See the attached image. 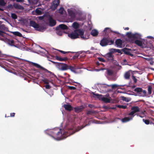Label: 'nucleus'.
<instances>
[{
    "instance_id": "72a5a7b5",
    "label": "nucleus",
    "mask_w": 154,
    "mask_h": 154,
    "mask_svg": "<svg viewBox=\"0 0 154 154\" xmlns=\"http://www.w3.org/2000/svg\"><path fill=\"white\" fill-rule=\"evenodd\" d=\"M152 87L151 86H149L148 87V94L149 95L152 93Z\"/></svg>"
},
{
    "instance_id": "c756f323",
    "label": "nucleus",
    "mask_w": 154,
    "mask_h": 154,
    "mask_svg": "<svg viewBox=\"0 0 154 154\" xmlns=\"http://www.w3.org/2000/svg\"><path fill=\"white\" fill-rule=\"evenodd\" d=\"M14 7L17 9L22 10L23 9V7L21 5L16 4L14 5Z\"/></svg>"
},
{
    "instance_id": "bb28decb",
    "label": "nucleus",
    "mask_w": 154,
    "mask_h": 154,
    "mask_svg": "<svg viewBox=\"0 0 154 154\" xmlns=\"http://www.w3.org/2000/svg\"><path fill=\"white\" fill-rule=\"evenodd\" d=\"M55 58L56 60L60 61H64L66 60L67 59L66 57L62 58L58 56H56Z\"/></svg>"
},
{
    "instance_id": "c85d7f7f",
    "label": "nucleus",
    "mask_w": 154,
    "mask_h": 154,
    "mask_svg": "<svg viewBox=\"0 0 154 154\" xmlns=\"http://www.w3.org/2000/svg\"><path fill=\"white\" fill-rule=\"evenodd\" d=\"M98 34V31L96 29H93L91 32V35L93 36H97Z\"/></svg>"
},
{
    "instance_id": "4d7b16f0",
    "label": "nucleus",
    "mask_w": 154,
    "mask_h": 154,
    "mask_svg": "<svg viewBox=\"0 0 154 154\" xmlns=\"http://www.w3.org/2000/svg\"><path fill=\"white\" fill-rule=\"evenodd\" d=\"M116 51H115V52H117L118 53H120L121 52V51L119 49H116Z\"/></svg>"
},
{
    "instance_id": "7c9ffc66",
    "label": "nucleus",
    "mask_w": 154,
    "mask_h": 154,
    "mask_svg": "<svg viewBox=\"0 0 154 154\" xmlns=\"http://www.w3.org/2000/svg\"><path fill=\"white\" fill-rule=\"evenodd\" d=\"M130 72H128L125 73L124 75V78L126 79H128L130 77Z\"/></svg>"
},
{
    "instance_id": "2eb2a0df",
    "label": "nucleus",
    "mask_w": 154,
    "mask_h": 154,
    "mask_svg": "<svg viewBox=\"0 0 154 154\" xmlns=\"http://www.w3.org/2000/svg\"><path fill=\"white\" fill-rule=\"evenodd\" d=\"M68 29V27L64 24H60L56 28V29H60V30H67Z\"/></svg>"
},
{
    "instance_id": "3c124183",
    "label": "nucleus",
    "mask_w": 154,
    "mask_h": 154,
    "mask_svg": "<svg viewBox=\"0 0 154 154\" xmlns=\"http://www.w3.org/2000/svg\"><path fill=\"white\" fill-rule=\"evenodd\" d=\"M143 121L146 124L148 125L149 123V122L148 120L143 119Z\"/></svg>"
},
{
    "instance_id": "0eeeda50",
    "label": "nucleus",
    "mask_w": 154,
    "mask_h": 154,
    "mask_svg": "<svg viewBox=\"0 0 154 154\" xmlns=\"http://www.w3.org/2000/svg\"><path fill=\"white\" fill-rule=\"evenodd\" d=\"M113 40H109L108 38H103L101 41L100 44L102 46H105L108 45H112L113 44Z\"/></svg>"
},
{
    "instance_id": "13d9d810",
    "label": "nucleus",
    "mask_w": 154,
    "mask_h": 154,
    "mask_svg": "<svg viewBox=\"0 0 154 154\" xmlns=\"http://www.w3.org/2000/svg\"><path fill=\"white\" fill-rule=\"evenodd\" d=\"M146 38H152L154 40V38H153V37L152 36H147L146 37Z\"/></svg>"
},
{
    "instance_id": "5fc2aeb1",
    "label": "nucleus",
    "mask_w": 154,
    "mask_h": 154,
    "mask_svg": "<svg viewBox=\"0 0 154 154\" xmlns=\"http://www.w3.org/2000/svg\"><path fill=\"white\" fill-rule=\"evenodd\" d=\"M5 34V32L2 31L0 30V36H3Z\"/></svg>"
},
{
    "instance_id": "aec40b11",
    "label": "nucleus",
    "mask_w": 154,
    "mask_h": 154,
    "mask_svg": "<svg viewBox=\"0 0 154 154\" xmlns=\"http://www.w3.org/2000/svg\"><path fill=\"white\" fill-rule=\"evenodd\" d=\"M109 86V85H107L105 84H103L101 85L100 88V89L102 91V92H105L107 91L106 88Z\"/></svg>"
},
{
    "instance_id": "9d476101",
    "label": "nucleus",
    "mask_w": 154,
    "mask_h": 154,
    "mask_svg": "<svg viewBox=\"0 0 154 154\" xmlns=\"http://www.w3.org/2000/svg\"><path fill=\"white\" fill-rule=\"evenodd\" d=\"M78 31L79 33V37H80L82 39L85 40L89 38V33H87L84 35V31L80 29H79Z\"/></svg>"
},
{
    "instance_id": "0e129e2a",
    "label": "nucleus",
    "mask_w": 154,
    "mask_h": 154,
    "mask_svg": "<svg viewBox=\"0 0 154 154\" xmlns=\"http://www.w3.org/2000/svg\"><path fill=\"white\" fill-rule=\"evenodd\" d=\"M60 51L62 53L64 54H65L66 53V52H65L64 51Z\"/></svg>"
},
{
    "instance_id": "4468645a",
    "label": "nucleus",
    "mask_w": 154,
    "mask_h": 154,
    "mask_svg": "<svg viewBox=\"0 0 154 154\" xmlns=\"http://www.w3.org/2000/svg\"><path fill=\"white\" fill-rule=\"evenodd\" d=\"M67 69H69L72 72L75 73H78L79 72L76 71V70L78 68L77 67L75 66H68L67 65Z\"/></svg>"
},
{
    "instance_id": "393cba45",
    "label": "nucleus",
    "mask_w": 154,
    "mask_h": 154,
    "mask_svg": "<svg viewBox=\"0 0 154 154\" xmlns=\"http://www.w3.org/2000/svg\"><path fill=\"white\" fill-rule=\"evenodd\" d=\"M59 13L61 14L65 15L66 12L63 8L61 7L59 10Z\"/></svg>"
},
{
    "instance_id": "37998d69",
    "label": "nucleus",
    "mask_w": 154,
    "mask_h": 154,
    "mask_svg": "<svg viewBox=\"0 0 154 154\" xmlns=\"http://www.w3.org/2000/svg\"><path fill=\"white\" fill-rule=\"evenodd\" d=\"M116 49L114 48H110L109 49V53H111L112 54V53L115 52Z\"/></svg>"
},
{
    "instance_id": "9b49d317",
    "label": "nucleus",
    "mask_w": 154,
    "mask_h": 154,
    "mask_svg": "<svg viewBox=\"0 0 154 154\" xmlns=\"http://www.w3.org/2000/svg\"><path fill=\"white\" fill-rule=\"evenodd\" d=\"M79 29L75 30L74 32H72L68 34V36L72 39H75L79 38V33L78 32Z\"/></svg>"
},
{
    "instance_id": "412c9836",
    "label": "nucleus",
    "mask_w": 154,
    "mask_h": 154,
    "mask_svg": "<svg viewBox=\"0 0 154 154\" xmlns=\"http://www.w3.org/2000/svg\"><path fill=\"white\" fill-rule=\"evenodd\" d=\"M0 29L1 30H4L5 31H8V28L5 26L3 24H1L0 21Z\"/></svg>"
},
{
    "instance_id": "de8ad7c7",
    "label": "nucleus",
    "mask_w": 154,
    "mask_h": 154,
    "mask_svg": "<svg viewBox=\"0 0 154 154\" xmlns=\"http://www.w3.org/2000/svg\"><path fill=\"white\" fill-rule=\"evenodd\" d=\"M88 23L89 24V26H88V29L89 30H91V29L92 28V24H91V22H89Z\"/></svg>"
},
{
    "instance_id": "a878e982",
    "label": "nucleus",
    "mask_w": 154,
    "mask_h": 154,
    "mask_svg": "<svg viewBox=\"0 0 154 154\" xmlns=\"http://www.w3.org/2000/svg\"><path fill=\"white\" fill-rule=\"evenodd\" d=\"M72 26L74 29H77L79 27V24L77 22H74L72 25Z\"/></svg>"
},
{
    "instance_id": "a211bd4d",
    "label": "nucleus",
    "mask_w": 154,
    "mask_h": 154,
    "mask_svg": "<svg viewBox=\"0 0 154 154\" xmlns=\"http://www.w3.org/2000/svg\"><path fill=\"white\" fill-rule=\"evenodd\" d=\"M104 57L109 60L113 59V55L111 53H108L104 55Z\"/></svg>"
},
{
    "instance_id": "052dcab7",
    "label": "nucleus",
    "mask_w": 154,
    "mask_h": 154,
    "mask_svg": "<svg viewBox=\"0 0 154 154\" xmlns=\"http://www.w3.org/2000/svg\"><path fill=\"white\" fill-rule=\"evenodd\" d=\"M87 125H85L84 127H82V128H80V129H79L78 130H76V132L80 130H81V129H82V128H84L85 126H86Z\"/></svg>"
},
{
    "instance_id": "6e6552de",
    "label": "nucleus",
    "mask_w": 154,
    "mask_h": 154,
    "mask_svg": "<svg viewBox=\"0 0 154 154\" xmlns=\"http://www.w3.org/2000/svg\"><path fill=\"white\" fill-rule=\"evenodd\" d=\"M30 26L34 28L36 30L43 32L44 31L45 28L43 27H41L37 24L35 22L33 21L30 22Z\"/></svg>"
},
{
    "instance_id": "f8f14e48",
    "label": "nucleus",
    "mask_w": 154,
    "mask_h": 154,
    "mask_svg": "<svg viewBox=\"0 0 154 154\" xmlns=\"http://www.w3.org/2000/svg\"><path fill=\"white\" fill-rule=\"evenodd\" d=\"M56 67L59 70L63 71L67 70V65L66 64L57 63L56 65Z\"/></svg>"
},
{
    "instance_id": "e2e57ef3",
    "label": "nucleus",
    "mask_w": 154,
    "mask_h": 154,
    "mask_svg": "<svg viewBox=\"0 0 154 154\" xmlns=\"http://www.w3.org/2000/svg\"><path fill=\"white\" fill-rule=\"evenodd\" d=\"M70 88L72 89H75V88L74 87H70Z\"/></svg>"
},
{
    "instance_id": "2f4dec72",
    "label": "nucleus",
    "mask_w": 154,
    "mask_h": 154,
    "mask_svg": "<svg viewBox=\"0 0 154 154\" xmlns=\"http://www.w3.org/2000/svg\"><path fill=\"white\" fill-rule=\"evenodd\" d=\"M121 98L123 100L127 102H129L131 100V99L130 98L126 97L124 96L121 97Z\"/></svg>"
},
{
    "instance_id": "4be33fe9",
    "label": "nucleus",
    "mask_w": 154,
    "mask_h": 154,
    "mask_svg": "<svg viewBox=\"0 0 154 154\" xmlns=\"http://www.w3.org/2000/svg\"><path fill=\"white\" fill-rule=\"evenodd\" d=\"M84 109L83 106L77 107L75 108V111L77 112H79L81 111Z\"/></svg>"
},
{
    "instance_id": "774afa93",
    "label": "nucleus",
    "mask_w": 154,
    "mask_h": 154,
    "mask_svg": "<svg viewBox=\"0 0 154 154\" xmlns=\"http://www.w3.org/2000/svg\"><path fill=\"white\" fill-rule=\"evenodd\" d=\"M117 78V77L116 76H115V78H112V79L113 80H115Z\"/></svg>"
},
{
    "instance_id": "f3484780",
    "label": "nucleus",
    "mask_w": 154,
    "mask_h": 154,
    "mask_svg": "<svg viewBox=\"0 0 154 154\" xmlns=\"http://www.w3.org/2000/svg\"><path fill=\"white\" fill-rule=\"evenodd\" d=\"M115 43L117 47L120 48H121L122 47V41L121 39H117Z\"/></svg>"
},
{
    "instance_id": "cd10ccee",
    "label": "nucleus",
    "mask_w": 154,
    "mask_h": 154,
    "mask_svg": "<svg viewBox=\"0 0 154 154\" xmlns=\"http://www.w3.org/2000/svg\"><path fill=\"white\" fill-rule=\"evenodd\" d=\"M28 1L30 4L36 5L37 4L38 0H28Z\"/></svg>"
},
{
    "instance_id": "603ef678",
    "label": "nucleus",
    "mask_w": 154,
    "mask_h": 154,
    "mask_svg": "<svg viewBox=\"0 0 154 154\" xmlns=\"http://www.w3.org/2000/svg\"><path fill=\"white\" fill-rule=\"evenodd\" d=\"M98 59H99V60L100 61L103 62H105V60L104 59H103V58H99Z\"/></svg>"
},
{
    "instance_id": "e433bc0d",
    "label": "nucleus",
    "mask_w": 154,
    "mask_h": 154,
    "mask_svg": "<svg viewBox=\"0 0 154 154\" xmlns=\"http://www.w3.org/2000/svg\"><path fill=\"white\" fill-rule=\"evenodd\" d=\"M13 33L16 35L21 36H22V34L18 32H13Z\"/></svg>"
},
{
    "instance_id": "c9c22d12",
    "label": "nucleus",
    "mask_w": 154,
    "mask_h": 154,
    "mask_svg": "<svg viewBox=\"0 0 154 154\" xmlns=\"http://www.w3.org/2000/svg\"><path fill=\"white\" fill-rule=\"evenodd\" d=\"M142 91V88H136L134 89V91L138 93L141 92Z\"/></svg>"
},
{
    "instance_id": "bf43d9fd",
    "label": "nucleus",
    "mask_w": 154,
    "mask_h": 154,
    "mask_svg": "<svg viewBox=\"0 0 154 154\" xmlns=\"http://www.w3.org/2000/svg\"><path fill=\"white\" fill-rule=\"evenodd\" d=\"M15 113H11L10 114V116L11 117H14V116Z\"/></svg>"
},
{
    "instance_id": "473e14b6",
    "label": "nucleus",
    "mask_w": 154,
    "mask_h": 154,
    "mask_svg": "<svg viewBox=\"0 0 154 154\" xmlns=\"http://www.w3.org/2000/svg\"><path fill=\"white\" fill-rule=\"evenodd\" d=\"M104 31L105 34H106L110 32L111 31V30L110 28H106L104 29Z\"/></svg>"
},
{
    "instance_id": "864d4df0",
    "label": "nucleus",
    "mask_w": 154,
    "mask_h": 154,
    "mask_svg": "<svg viewBox=\"0 0 154 154\" xmlns=\"http://www.w3.org/2000/svg\"><path fill=\"white\" fill-rule=\"evenodd\" d=\"M142 58H143V59H144L146 60H148V61L151 60V58L149 57H142Z\"/></svg>"
},
{
    "instance_id": "a18cd8bd",
    "label": "nucleus",
    "mask_w": 154,
    "mask_h": 154,
    "mask_svg": "<svg viewBox=\"0 0 154 154\" xmlns=\"http://www.w3.org/2000/svg\"><path fill=\"white\" fill-rule=\"evenodd\" d=\"M8 42L9 45H12L14 44V41L12 40H8Z\"/></svg>"
},
{
    "instance_id": "423d86ee",
    "label": "nucleus",
    "mask_w": 154,
    "mask_h": 154,
    "mask_svg": "<svg viewBox=\"0 0 154 154\" xmlns=\"http://www.w3.org/2000/svg\"><path fill=\"white\" fill-rule=\"evenodd\" d=\"M134 42L138 46L141 48H145L146 46L147 42L144 39L141 38L135 40Z\"/></svg>"
},
{
    "instance_id": "39448f33",
    "label": "nucleus",
    "mask_w": 154,
    "mask_h": 154,
    "mask_svg": "<svg viewBox=\"0 0 154 154\" xmlns=\"http://www.w3.org/2000/svg\"><path fill=\"white\" fill-rule=\"evenodd\" d=\"M24 60L25 61H26L28 62L29 63L32 64V65H33L35 67H36L40 69H42L43 70L46 71L47 72H48V73H50V76H51L52 78H56V76L53 73L51 72L48 71V70H47V69L44 68L42 66L39 64L37 63H34V62H31V61H29L28 60Z\"/></svg>"
},
{
    "instance_id": "1a4fd4ad",
    "label": "nucleus",
    "mask_w": 154,
    "mask_h": 154,
    "mask_svg": "<svg viewBox=\"0 0 154 154\" xmlns=\"http://www.w3.org/2000/svg\"><path fill=\"white\" fill-rule=\"evenodd\" d=\"M68 13L72 19H74L76 16L77 11L76 9L73 8H71L67 9Z\"/></svg>"
},
{
    "instance_id": "8fccbe9b",
    "label": "nucleus",
    "mask_w": 154,
    "mask_h": 154,
    "mask_svg": "<svg viewBox=\"0 0 154 154\" xmlns=\"http://www.w3.org/2000/svg\"><path fill=\"white\" fill-rule=\"evenodd\" d=\"M132 79L133 80L134 82L135 83H136L137 82V79L135 78V76H132Z\"/></svg>"
},
{
    "instance_id": "ddd939ff",
    "label": "nucleus",
    "mask_w": 154,
    "mask_h": 154,
    "mask_svg": "<svg viewBox=\"0 0 154 154\" xmlns=\"http://www.w3.org/2000/svg\"><path fill=\"white\" fill-rule=\"evenodd\" d=\"M59 4V0H55L51 4V8L53 10H55Z\"/></svg>"
},
{
    "instance_id": "f257e3e1",
    "label": "nucleus",
    "mask_w": 154,
    "mask_h": 154,
    "mask_svg": "<svg viewBox=\"0 0 154 154\" xmlns=\"http://www.w3.org/2000/svg\"><path fill=\"white\" fill-rule=\"evenodd\" d=\"M44 132L46 134L51 136L54 139L57 140H63L75 132L71 128L64 129L63 134L61 132V129L58 128L47 129Z\"/></svg>"
},
{
    "instance_id": "a19ab883",
    "label": "nucleus",
    "mask_w": 154,
    "mask_h": 154,
    "mask_svg": "<svg viewBox=\"0 0 154 154\" xmlns=\"http://www.w3.org/2000/svg\"><path fill=\"white\" fill-rule=\"evenodd\" d=\"M56 32L57 34L59 35H62V32L61 31L60 29H56Z\"/></svg>"
},
{
    "instance_id": "f704fd0d",
    "label": "nucleus",
    "mask_w": 154,
    "mask_h": 154,
    "mask_svg": "<svg viewBox=\"0 0 154 154\" xmlns=\"http://www.w3.org/2000/svg\"><path fill=\"white\" fill-rule=\"evenodd\" d=\"M142 92L143 96L149 97V95L146 91L144 90L142 91Z\"/></svg>"
},
{
    "instance_id": "5701e85b",
    "label": "nucleus",
    "mask_w": 154,
    "mask_h": 154,
    "mask_svg": "<svg viewBox=\"0 0 154 154\" xmlns=\"http://www.w3.org/2000/svg\"><path fill=\"white\" fill-rule=\"evenodd\" d=\"M42 81L45 84H48L49 82H51L52 84H53V82L52 79L49 80L48 79H47L44 78L42 80Z\"/></svg>"
},
{
    "instance_id": "7ed1b4c3",
    "label": "nucleus",
    "mask_w": 154,
    "mask_h": 154,
    "mask_svg": "<svg viewBox=\"0 0 154 154\" xmlns=\"http://www.w3.org/2000/svg\"><path fill=\"white\" fill-rule=\"evenodd\" d=\"M93 94L94 95V97H97L100 100L105 103H109L111 101L112 99L109 97V94H107L104 96L97 94H95L93 92Z\"/></svg>"
},
{
    "instance_id": "338daca9",
    "label": "nucleus",
    "mask_w": 154,
    "mask_h": 154,
    "mask_svg": "<svg viewBox=\"0 0 154 154\" xmlns=\"http://www.w3.org/2000/svg\"><path fill=\"white\" fill-rule=\"evenodd\" d=\"M150 64L151 65H152L153 64V62L152 61H151L150 62Z\"/></svg>"
},
{
    "instance_id": "58836bf2",
    "label": "nucleus",
    "mask_w": 154,
    "mask_h": 154,
    "mask_svg": "<svg viewBox=\"0 0 154 154\" xmlns=\"http://www.w3.org/2000/svg\"><path fill=\"white\" fill-rule=\"evenodd\" d=\"M116 106L119 108H122L123 109H125L126 108L127 106H125L121 105H117Z\"/></svg>"
},
{
    "instance_id": "69168bd1",
    "label": "nucleus",
    "mask_w": 154,
    "mask_h": 154,
    "mask_svg": "<svg viewBox=\"0 0 154 154\" xmlns=\"http://www.w3.org/2000/svg\"><path fill=\"white\" fill-rule=\"evenodd\" d=\"M129 29V28L128 27H125L124 28V29L126 30H128Z\"/></svg>"
},
{
    "instance_id": "4c0bfd02",
    "label": "nucleus",
    "mask_w": 154,
    "mask_h": 154,
    "mask_svg": "<svg viewBox=\"0 0 154 154\" xmlns=\"http://www.w3.org/2000/svg\"><path fill=\"white\" fill-rule=\"evenodd\" d=\"M11 17L14 20L17 19V15L14 13L11 14Z\"/></svg>"
},
{
    "instance_id": "09e8293b",
    "label": "nucleus",
    "mask_w": 154,
    "mask_h": 154,
    "mask_svg": "<svg viewBox=\"0 0 154 154\" xmlns=\"http://www.w3.org/2000/svg\"><path fill=\"white\" fill-rule=\"evenodd\" d=\"M119 86L117 84H115L111 85H109V86H111L112 88H114L115 87H117Z\"/></svg>"
},
{
    "instance_id": "680f3d73",
    "label": "nucleus",
    "mask_w": 154,
    "mask_h": 154,
    "mask_svg": "<svg viewBox=\"0 0 154 154\" xmlns=\"http://www.w3.org/2000/svg\"><path fill=\"white\" fill-rule=\"evenodd\" d=\"M24 0H16V1L17 2H23Z\"/></svg>"
},
{
    "instance_id": "b1692460",
    "label": "nucleus",
    "mask_w": 154,
    "mask_h": 154,
    "mask_svg": "<svg viewBox=\"0 0 154 154\" xmlns=\"http://www.w3.org/2000/svg\"><path fill=\"white\" fill-rule=\"evenodd\" d=\"M63 107L66 110L68 111H70L72 109V106L69 104H65L63 105Z\"/></svg>"
},
{
    "instance_id": "dca6fc26",
    "label": "nucleus",
    "mask_w": 154,
    "mask_h": 154,
    "mask_svg": "<svg viewBox=\"0 0 154 154\" xmlns=\"http://www.w3.org/2000/svg\"><path fill=\"white\" fill-rule=\"evenodd\" d=\"M35 12L36 13L35 14L36 15H41L43 13V9L40 8H38L36 9Z\"/></svg>"
},
{
    "instance_id": "c03bdc74",
    "label": "nucleus",
    "mask_w": 154,
    "mask_h": 154,
    "mask_svg": "<svg viewBox=\"0 0 154 154\" xmlns=\"http://www.w3.org/2000/svg\"><path fill=\"white\" fill-rule=\"evenodd\" d=\"M124 52L125 54L130 55L131 56H133V54H131L129 52L127 51L125 49H124Z\"/></svg>"
},
{
    "instance_id": "6e6d98bb",
    "label": "nucleus",
    "mask_w": 154,
    "mask_h": 154,
    "mask_svg": "<svg viewBox=\"0 0 154 154\" xmlns=\"http://www.w3.org/2000/svg\"><path fill=\"white\" fill-rule=\"evenodd\" d=\"M45 88L46 89H49L51 88V86L48 85H47L45 86Z\"/></svg>"
},
{
    "instance_id": "20e7f679",
    "label": "nucleus",
    "mask_w": 154,
    "mask_h": 154,
    "mask_svg": "<svg viewBox=\"0 0 154 154\" xmlns=\"http://www.w3.org/2000/svg\"><path fill=\"white\" fill-rule=\"evenodd\" d=\"M126 35L129 39L131 40L133 43L135 40L141 38L142 36L140 34L137 32L132 33L131 32H128L127 33Z\"/></svg>"
},
{
    "instance_id": "ea45409f",
    "label": "nucleus",
    "mask_w": 154,
    "mask_h": 154,
    "mask_svg": "<svg viewBox=\"0 0 154 154\" xmlns=\"http://www.w3.org/2000/svg\"><path fill=\"white\" fill-rule=\"evenodd\" d=\"M6 4L4 0H0V5L1 6H5Z\"/></svg>"
},
{
    "instance_id": "49530a36",
    "label": "nucleus",
    "mask_w": 154,
    "mask_h": 154,
    "mask_svg": "<svg viewBox=\"0 0 154 154\" xmlns=\"http://www.w3.org/2000/svg\"><path fill=\"white\" fill-rule=\"evenodd\" d=\"M106 68H101L100 69H96L94 70V71H95L96 72H99L101 70H103L104 69H106Z\"/></svg>"
},
{
    "instance_id": "f03ea898",
    "label": "nucleus",
    "mask_w": 154,
    "mask_h": 154,
    "mask_svg": "<svg viewBox=\"0 0 154 154\" xmlns=\"http://www.w3.org/2000/svg\"><path fill=\"white\" fill-rule=\"evenodd\" d=\"M132 111L128 114V116L125 117L121 119L123 123H125L129 122L133 119L135 113L139 112L140 109L137 106H133L131 108ZM116 119L121 120L120 119L117 118Z\"/></svg>"
},
{
    "instance_id": "79ce46f5",
    "label": "nucleus",
    "mask_w": 154,
    "mask_h": 154,
    "mask_svg": "<svg viewBox=\"0 0 154 154\" xmlns=\"http://www.w3.org/2000/svg\"><path fill=\"white\" fill-rule=\"evenodd\" d=\"M107 72L109 75H112L113 73V71L110 70H107Z\"/></svg>"
},
{
    "instance_id": "6ab92c4d",
    "label": "nucleus",
    "mask_w": 154,
    "mask_h": 154,
    "mask_svg": "<svg viewBox=\"0 0 154 154\" xmlns=\"http://www.w3.org/2000/svg\"><path fill=\"white\" fill-rule=\"evenodd\" d=\"M49 25L52 26L55 25L56 22L55 20H54L52 17H50L49 19Z\"/></svg>"
}]
</instances>
